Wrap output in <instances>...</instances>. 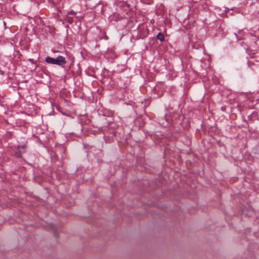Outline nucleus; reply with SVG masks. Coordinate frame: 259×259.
<instances>
[{"label": "nucleus", "instance_id": "obj_4", "mask_svg": "<svg viewBox=\"0 0 259 259\" xmlns=\"http://www.w3.org/2000/svg\"><path fill=\"white\" fill-rule=\"evenodd\" d=\"M69 14H71V15H75L76 14V12H74L73 10H71L69 12Z\"/></svg>", "mask_w": 259, "mask_h": 259}, {"label": "nucleus", "instance_id": "obj_1", "mask_svg": "<svg viewBox=\"0 0 259 259\" xmlns=\"http://www.w3.org/2000/svg\"><path fill=\"white\" fill-rule=\"evenodd\" d=\"M45 62L48 64L57 65L61 67H64L66 63L65 58L62 56H58L56 59L48 56L45 58Z\"/></svg>", "mask_w": 259, "mask_h": 259}, {"label": "nucleus", "instance_id": "obj_2", "mask_svg": "<svg viewBox=\"0 0 259 259\" xmlns=\"http://www.w3.org/2000/svg\"><path fill=\"white\" fill-rule=\"evenodd\" d=\"M257 117V112H254L251 114L248 115V118L249 120L253 121Z\"/></svg>", "mask_w": 259, "mask_h": 259}, {"label": "nucleus", "instance_id": "obj_5", "mask_svg": "<svg viewBox=\"0 0 259 259\" xmlns=\"http://www.w3.org/2000/svg\"><path fill=\"white\" fill-rule=\"evenodd\" d=\"M29 61L32 63H34L33 59H29Z\"/></svg>", "mask_w": 259, "mask_h": 259}, {"label": "nucleus", "instance_id": "obj_3", "mask_svg": "<svg viewBox=\"0 0 259 259\" xmlns=\"http://www.w3.org/2000/svg\"><path fill=\"white\" fill-rule=\"evenodd\" d=\"M156 37L157 39H158L160 41H162L164 40V35L162 33H159L157 36H156Z\"/></svg>", "mask_w": 259, "mask_h": 259}]
</instances>
